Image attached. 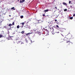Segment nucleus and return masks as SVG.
I'll return each mask as SVG.
<instances>
[{"label":"nucleus","mask_w":75,"mask_h":75,"mask_svg":"<svg viewBox=\"0 0 75 75\" xmlns=\"http://www.w3.org/2000/svg\"><path fill=\"white\" fill-rule=\"evenodd\" d=\"M34 31V32L35 33H36V34H40V30L38 29H33Z\"/></svg>","instance_id":"obj_1"},{"label":"nucleus","mask_w":75,"mask_h":75,"mask_svg":"<svg viewBox=\"0 0 75 75\" xmlns=\"http://www.w3.org/2000/svg\"><path fill=\"white\" fill-rule=\"evenodd\" d=\"M66 42L67 43H69V45H72V43L70 42L69 41H67Z\"/></svg>","instance_id":"obj_2"},{"label":"nucleus","mask_w":75,"mask_h":75,"mask_svg":"<svg viewBox=\"0 0 75 75\" xmlns=\"http://www.w3.org/2000/svg\"><path fill=\"white\" fill-rule=\"evenodd\" d=\"M54 29L52 28H51L50 29V32H51V33H52V34H54V33H52V32H54Z\"/></svg>","instance_id":"obj_3"},{"label":"nucleus","mask_w":75,"mask_h":75,"mask_svg":"<svg viewBox=\"0 0 75 75\" xmlns=\"http://www.w3.org/2000/svg\"><path fill=\"white\" fill-rule=\"evenodd\" d=\"M16 42H17V44H19L20 42V40L19 39H17L16 40Z\"/></svg>","instance_id":"obj_4"},{"label":"nucleus","mask_w":75,"mask_h":75,"mask_svg":"<svg viewBox=\"0 0 75 75\" xmlns=\"http://www.w3.org/2000/svg\"><path fill=\"white\" fill-rule=\"evenodd\" d=\"M64 40H64V39H61L60 40V42H63V41H64Z\"/></svg>","instance_id":"obj_5"},{"label":"nucleus","mask_w":75,"mask_h":75,"mask_svg":"<svg viewBox=\"0 0 75 75\" xmlns=\"http://www.w3.org/2000/svg\"><path fill=\"white\" fill-rule=\"evenodd\" d=\"M63 4L64 5H65L66 6H67V3H66L65 2L63 3Z\"/></svg>","instance_id":"obj_6"},{"label":"nucleus","mask_w":75,"mask_h":75,"mask_svg":"<svg viewBox=\"0 0 75 75\" xmlns=\"http://www.w3.org/2000/svg\"><path fill=\"white\" fill-rule=\"evenodd\" d=\"M31 33H27L26 34V36H28V35H30V34H31Z\"/></svg>","instance_id":"obj_7"},{"label":"nucleus","mask_w":75,"mask_h":75,"mask_svg":"<svg viewBox=\"0 0 75 75\" xmlns=\"http://www.w3.org/2000/svg\"><path fill=\"white\" fill-rule=\"evenodd\" d=\"M21 24H22V28H23V26H24V23L23 22L21 23Z\"/></svg>","instance_id":"obj_8"},{"label":"nucleus","mask_w":75,"mask_h":75,"mask_svg":"<svg viewBox=\"0 0 75 75\" xmlns=\"http://www.w3.org/2000/svg\"><path fill=\"white\" fill-rule=\"evenodd\" d=\"M11 10H13H13H16V9L14 8V7H13L12 8H11Z\"/></svg>","instance_id":"obj_9"},{"label":"nucleus","mask_w":75,"mask_h":75,"mask_svg":"<svg viewBox=\"0 0 75 75\" xmlns=\"http://www.w3.org/2000/svg\"><path fill=\"white\" fill-rule=\"evenodd\" d=\"M44 11L45 12H47V11H48V9H46V10H44Z\"/></svg>","instance_id":"obj_10"},{"label":"nucleus","mask_w":75,"mask_h":75,"mask_svg":"<svg viewBox=\"0 0 75 75\" xmlns=\"http://www.w3.org/2000/svg\"><path fill=\"white\" fill-rule=\"evenodd\" d=\"M11 25H12V24H9L8 25L9 27H11Z\"/></svg>","instance_id":"obj_11"},{"label":"nucleus","mask_w":75,"mask_h":75,"mask_svg":"<svg viewBox=\"0 0 75 75\" xmlns=\"http://www.w3.org/2000/svg\"><path fill=\"white\" fill-rule=\"evenodd\" d=\"M69 18L70 20H72L73 19V17H70Z\"/></svg>","instance_id":"obj_12"},{"label":"nucleus","mask_w":75,"mask_h":75,"mask_svg":"<svg viewBox=\"0 0 75 75\" xmlns=\"http://www.w3.org/2000/svg\"><path fill=\"white\" fill-rule=\"evenodd\" d=\"M17 28H20V26L19 25H18L17 26Z\"/></svg>","instance_id":"obj_13"},{"label":"nucleus","mask_w":75,"mask_h":75,"mask_svg":"<svg viewBox=\"0 0 75 75\" xmlns=\"http://www.w3.org/2000/svg\"><path fill=\"white\" fill-rule=\"evenodd\" d=\"M12 25H14V22H13Z\"/></svg>","instance_id":"obj_14"},{"label":"nucleus","mask_w":75,"mask_h":75,"mask_svg":"<svg viewBox=\"0 0 75 75\" xmlns=\"http://www.w3.org/2000/svg\"><path fill=\"white\" fill-rule=\"evenodd\" d=\"M24 17L23 16H21V18H23Z\"/></svg>","instance_id":"obj_15"},{"label":"nucleus","mask_w":75,"mask_h":75,"mask_svg":"<svg viewBox=\"0 0 75 75\" xmlns=\"http://www.w3.org/2000/svg\"><path fill=\"white\" fill-rule=\"evenodd\" d=\"M40 21H41V20H39L38 21V23H41V22H40Z\"/></svg>","instance_id":"obj_16"},{"label":"nucleus","mask_w":75,"mask_h":75,"mask_svg":"<svg viewBox=\"0 0 75 75\" xmlns=\"http://www.w3.org/2000/svg\"><path fill=\"white\" fill-rule=\"evenodd\" d=\"M2 35H0V38H1V37H2Z\"/></svg>","instance_id":"obj_17"},{"label":"nucleus","mask_w":75,"mask_h":75,"mask_svg":"<svg viewBox=\"0 0 75 75\" xmlns=\"http://www.w3.org/2000/svg\"><path fill=\"white\" fill-rule=\"evenodd\" d=\"M20 3H23V1H22L20 0Z\"/></svg>","instance_id":"obj_18"},{"label":"nucleus","mask_w":75,"mask_h":75,"mask_svg":"<svg viewBox=\"0 0 75 75\" xmlns=\"http://www.w3.org/2000/svg\"><path fill=\"white\" fill-rule=\"evenodd\" d=\"M64 11H67V9H65L64 10Z\"/></svg>","instance_id":"obj_19"},{"label":"nucleus","mask_w":75,"mask_h":75,"mask_svg":"<svg viewBox=\"0 0 75 75\" xmlns=\"http://www.w3.org/2000/svg\"><path fill=\"white\" fill-rule=\"evenodd\" d=\"M11 37H13V36H10V37H9V38H11V40H12V38H11Z\"/></svg>","instance_id":"obj_20"},{"label":"nucleus","mask_w":75,"mask_h":75,"mask_svg":"<svg viewBox=\"0 0 75 75\" xmlns=\"http://www.w3.org/2000/svg\"><path fill=\"white\" fill-rule=\"evenodd\" d=\"M24 32L23 31H22L21 32L22 34H24Z\"/></svg>","instance_id":"obj_21"},{"label":"nucleus","mask_w":75,"mask_h":75,"mask_svg":"<svg viewBox=\"0 0 75 75\" xmlns=\"http://www.w3.org/2000/svg\"><path fill=\"white\" fill-rule=\"evenodd\" d=\"M22 2L23 3V2H24L25 1V0H22Z\"/></svg>","instance_id":"obj_22"},{"label":"nucleus","mask_w":75,"mask_h":75,"mask_svg":"<svg viewBox=\"0 0 75 75\" xmlns=\"http://www.w3.org/2000/svg\"><path fill=\"white\" fill-rule=\"evenodd\" d=\"M56 27L58 28H59V26H58V25H56Z\"/></svg>","instance_id":"obj_23"},{"label":"nucleus","mask_w":75,"mask_h":75,"mask_svg":"<svg viewBox=\"0 0 75 75\" xmlns=\"http://www.w3.org/2000/svg\"><path fill=\"white\" fill-rule=\"evenodd\" d=\"M61 35L63 37H64V35H63L62 34H61Z\"/></svg>","instance_id":"obj_24"},{"label":"nucleus","mask_w":75,"mask_h":75,"mask_svg":"<svg viewBox=\"0 0 75 75\" xmlns=\"http://www.w3.org/2000/svg\"><path fill=\"white\" fill-rule=\"evenodd\" d=\"M71 1H69V4H71Z\"/></svg>","instance_id":"obj_25"},{"label":"nucleus","mask_w":75,"mask_h":75,"mask_svg":"<svg viewBox=\"0 0 75 75\" xmlns=\"http://www.w3.org/2000/svg\"><path fill=\"white\" fill-rule=\"evenodd\" d=\"M30 42H31V43H32V42H33V41H32V40H30Z\"/></svg>","instance_id":"obj_26"},{"label":"nucleus","mask_w":75,"mask_h":75,"mask_svg":"<svg viewBox=\"0 0 75 75\" xmlns=\"http://www.w3.org/2000/svg\"><path fill=\"white\" fill-rule=\"evenodd\" d=\"M75 13L73 15V17H75Z\"/></svg>","instance_id":"obj_27"},{"label":"nucleus","mask_w":75,"mask_h":75,"mask_svg":"<svg viewBox=\"0 0 75 75\" xmlns=\"http://www.w3.org/2000/svg\"><path fill=\"white\" fill-rule=\"evenodd\" d=\"M55 8H56V9H57V7H55Z\"/></svg>","instance_id":"obj_28"},{"label":"nucleus","mask_w":75,"mask_h":75,"mask_svg":"<svg viewBox=\"0 0 75 75\" xmlns=\"http://www.w3.org/2000/svg\"><path fill=\"white\" fill-rule=\"evenodd\" d=\"M55 22H57V19L55 20Z\"/></svg>","instance_id":"obj_29"},{"label":"nucleus","mask_w":75,"mask_h":75,"mask_svg":"<svg viewBox=\"0 0 75 75\" xmlns=\"http://www.w3.org/2000/svg\"><path fill=\"white\" fill-rule=\"evenodd\" d=\"M45 16V14H43V16Z\"/></svg>","instance_id":"obj_30"},{"label":"nucleus","mask_w":75,"mask_h":75,"mask_svg":"<svg viewBox=\"0 0 75 75\" xmlns=\"http://www.w3.org/2000/svg\"><path fill=\"white\" fill-rule=\"evenodd\" d=\"M13 28V27L11 28V27H10V28Z\"/></svg>","instance_id":"obj_31"},{"label":"nucleus","mask_w":75,"mask_h":75,"mask_svg":"<svg viewBox=\"0 0 75 75\" xmlns=\"http://www.w3.org/2000/svg\"><path fill=\"white\" fill-rule=\"evenodd\" d=\"M8 34H9V31H8Z\"/></svg>","instance_id":"obj_32"},{"label":"nucleus","mask_w":75,"mask_h":75,"mask_svg":"<svg viewBox=\"0 0 75 75\" xmlns=\"http://www.w3.org/2000/svg\"><path fill=\"white\" fill-rule=\"evenodd\" d=\"M59 33V32H57V33Z\"/></svg>","instance_id":"obj_33"},{"label":"nucleus","mask_w":75,"mask_h":75,"mask_svg":"<svg viewBox=\"0 0 75 75\" xmlns=\"http://www.w3.org/2000/svg\"><path fill=\"white\" fill-rule=\"evenodd\" d=\"M68 45H67V47H68Z\"/></svg>","instance_id":"obj_34"},{"label":"nucleus","mask_w":75,"mask_h":75,"mask_svg":"<svg viewBox=\"0 0 75 75\" xmlns=\"http://www.w3.org/2000/svg\"><path fill=\"white\" fill-rule=\"evenodd\" d=\"M67 40H68V38H66Z\"/></svg>","instance_id":"obj_35"},{"label":"nucleus","mask_w":75,"mask_h":75,"mask_svg":"<svg viewBox=\"0 0 75 75\" xmlns=\"http://www.w3.org/2000/svg\"><path fill=\"white\" fill-rule=\"evenodd\" d=\"M9 17H11V15H9Z\"/></svg>","instance_id":"obj_36"},{"label":"nucleus","mask_w":75,"mask_h":75,"mask_svg":"<svg viewBox=\"0 0 75 75\" xmlns=\"http://www.w3.org/2000/svg\"><path fill=\"white\" fill-rule=\"evenodd\" d=\"M18 1H19V0H18Z\"/></svg>","instance_id":"obj_37"},{"label":"nucleus","mask_w":75,"mask_h":75,"mask_svg":"<svg viewBox=\"0 0 75 75\" xmlns=\"http://www.w3.org/2000/svg\"><path fill=\"white\" fill-rule=\"evenodd\" d=\"M71 7H72V6H71Z\"/></svg>","instance_id":"obj_38"},{"label":"nucleus","mask_w":75,"mask_h":75,"mask_svg":"<svg viewBox=\"0 0 75 75\" xmlns=\"http://www.w3.org/2000/svg\"><path fill=\"white\" fill-rule=\"evenodd\" d=\"M46 30H47V29H46Z\"/></svg>","instance_id":"obj_39"},{"label":"nucleus","mask_w":75,"mask_h":75,"mask_svg":"<svg viewBox=\"0 0 75 75\" xmlns=\"http://www.w3.org/2000/svg\"><path fill=\"white\" fill-rule=\"evenodd\" d=\"M43 40H44V38L43 39Z\"/></svg>","instance_id":"obj_40"}]
</instances>
